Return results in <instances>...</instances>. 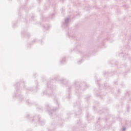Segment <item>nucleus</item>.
Masks as SVG:
<instances>
[{"instance_id":"obj_7","label":"nucleus","mask_w":131,"mask_h":131,"mask_svg":"<svg viewBox=\"0 0 131 131\" xmlns=\"http://www.w3.org/2000/svg\"><path fill=\"white\" fill-rule=\"evenodd\" d=\"M80 63V61H79L78 63L79 64Z\"/></svg>"},{"instance_id":"obj_3","label":"nucleus","mask_w":131,"mask_h":131,"mask_svg":"<svg viewBox=\"0 0 131 131\" xmlns=\"http://www.w3.org/2000/svg\"><path fill=\"white\" fill-rule=\"evenodd\" d=\"M69 37H71L72 38H73V36L71 35H69Z\"/></svg>"},{"instance_id":"obj_6","label":"nucleus","mask_w":131,"mask_h":131,"mask_svg":"<svg viewBox=\"0 0 131 131\" xmlns=\"http://www.w3.org/2000/svg\"><path fill=\"white\" fill-rule=\"evenodd\" d=\"M44 28H45V29H47V28H46V27H44Z\"/></svg>"},{"instance_id":"obj_5","label":"nucleus","mask_w":131,"mask_h":131,"mask_svg":"<svg viewBox=\"0 0 131 131\" xmlns=\"http://www.w3.org/2000/svg\"><path fill=\"white\" fill-rule=\"evenodd\" d=\"M124 130H125V127H124L122 128V131H124Z\"/></svg>"},{"instance_id":"obj_8","label":"nucleus","mask_w":131,"mask_h":131,"mask_svg":"<svg viewBox=\"0 0 131 131\" xmlns=\"http://www.w3.org/2000/svg\"><path fill=\"white\" fill-rule=\"evenodd\" d=\"M50 114H52V113H51Z\"/></svg>"},{"instance_id":"obj_1","label":"nucleus","mask_w":131,"mask_h":131,"mask_svg":"<svg viewBox=\"0 0 131 131\" xmlns=\"http://www.w3.org/2000/svg\"><path fill=\"white\" fill-rule=\"evenodd\" d=\"M69 18H67L66 19L64 20V23L67 25L68 24V23L69 22Z\"/></svg>"},{"instance_id":"obj_2","label":"nucleus","mask_w":131,"mask_h":131,"mask_svg":"<svg viewBox=\"0 0 131 131\" xmlns=\"http://www.w3.org/2000/svg\"><path fill=\"white\" fill-rule=\"evenodd\" d=\"M65 57H64L63 58H62V59L60 61V63L61 64H64V63H65Z\"/></svg>"},{"instance_id":"obj_4","label":"nucleus","mask_w":131,"mask_h":131,"mask_svg":"<svg viewBox=\"0 0 131 131\" xmlns=\"http://www.w3.org/2000/svg\"><path fill=\"white\" fill-rule=\"evenodd\" d=\"M56 110H57V108H55V109L53 108L52 110L53 111H56Z\"/></svg>"}]
</instances>
